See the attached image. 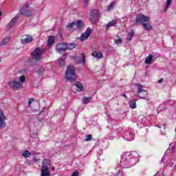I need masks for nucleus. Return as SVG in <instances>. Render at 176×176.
Masks as SVG:
<instances>
[{
    "instance_id": "nucleus-2",
    "label": "nucleus",
    "mask_w": 176,
    "mask_h": 176,
    "mask_svg": "<svg viewBox=\"0 0 176 176\" xmlns=\"http://www.w3.org/2000/svg\"><path fill=\"white\" fill-rule=\"evenodd\" d=\"M134 160V158L130 157V155L125 154L123 155L120 160V166L123 167V168H130V167H133L135 162H133Z\"/></svg>"
},
{
    "instance_id": "nucleus-4",
    "label": "nucleus",
    "mask_w": 176,
    "mask_h": 176,
    "mask_svg": "<svg viewBox=\"0 0 176 176\" xmlns=\"http://www.w3.org/2000/svg\"><path fill=\"white\" fill-rule=\"evenodd\" d=\"M137 86V93L135 96L138 97V98L145 100V98H148V91L144 89V86L141 84H136Z\"/></svg>"
},
{
    "instance_id": "nucleus-21",
    "label": "nucleus",
    "mask_w": 176,
    "mask_h": 176,
    "mask_svg": "<svg viewBox=\"0 0 176 176\" xmlns=\"http://www.w3.org/2000/svg\"><path fill=\"white\" fill-rule=\"evenodd\" d=\"M74 25H76L78 30H80V28L83 27V22H82V20H78L77 21H74Z\"/></svg>"
},
{
    "instance_id": "nucleus-46",
    "label": "nucleus",
    "mask_w": 176,
    "mask_h": 176,
    "mask_svg": "<svg viewBox=\"0 0 176 176\" xmlns=\"http://www.w3.org/2000/svg\"><path fill=\"white\" fill-rule=\"evenodd\" d=\"M2 16V12L0 11V17Z\"/></svg>"
},
{
    "instance_id": "nucleus-40",
    "label": "nucleus",
    "mask_w": 176,
    "mask_h": 176,
    "mask_svg": "<svg viewBox=\"0 0 176 176\" xmlns=\"http://www.w3.org/2000/svg\"><path fill=\"white\" fill-rule=\"evenodd\" d=\"M169 148H170V149H172L173 151H174V143H171L169 145Z\"/></svg>"
},
{
    "instance_id": "nucleus-33",
    "label": "nucleus",
    "mask_w": 176,
    "mask_h": 176,
    "mask_svg": "<svg viewBox=\"0 0 176 176\" xmlns=\"http://www.w3.org/2000/svg\"><path fill=\"white\" fill-rule=\"evenodd\" d=\"M93 137L91 136V135H87L86 136H85V141H86V142H87V141H91V138H92Z\"/></svg>"
},
{
    "instance_id": "nucleus-15",
    "label": "nucleus",
    "mask_w": 176,
    "mask_h": 176,
    "mask_svg": "<svg viewBox=\"0 0 176 176\" xmlns=\"http://www.w3.org/2000/svg\"><path fill=\"white\" fill-rule=\"evenodd\" d=\"M142 27L143 28H144V30L146 31H151L152 30V25L151 24V23L148 22H146L144 23H142Z\"/></svg>"
},
{
    "instance_id": "nucleus-32",
    "label": "nucleus",
    "mask_w": 176,
    "mask_h": 176,
    "mask_svg": "<svg viewBox=\"0 0 176 176\" xmlns=\"http://www.w3.org/2000/svg\"><path fill=\"white\" fill-rule=\"evenodd\" d=\"M22 156H23V157H30L31 153H30L28 151H25L22 153Z\"/></svg>"
},
{
    "instance_id": "nucleus-41",
    "label": "nucleus",
    "mask_w": 176,
    "mask_h": 176,
    "mask_svg": "<svg viewBox=\"0 0 176 176\" xmlns=\"http://www.w3.org/2000/svg\"><path fill=\"white\" fill-rule=\"evenodd\" d=\"M84 6L85 8H87V6H89L87 1H85Z\"/></svg>"
},
{
    "instance_id": "nucleus-23",
    "label": "nucleus",
    "mask_w": 176,
    "mask_h": 176,
    "mask_svg": "<svg viewBox=\"0 0 176 176\" xmlns=\"http://www.w3.org/2000/svg\"><path fill=\"white\" fill-rule=\"evenodd\" d=\"M9 41H10V37L3 38L0 43V46H5V45H8V43H9Z\"/></svg>"
},
{
    "instance_id": "nucleus-11",
    "label": "nucleus",
    "mask_w": 176,
    "mask_h": 176,
    "mask_svg": "<svg viewBox=\"0 0 176 176\" xmlns=\"http://www.w3.org/2000/svg\"><path fill=\"white\" fill-rule=\"evenodd\" d=\"M6 120V116L3 114V111L0 109V129H3L6 127V123L5 120Z\"/></svg>"
},
{
    "instance_id": "nucleus-3",
    "label": "nucleus",
    "mask_w": 176,
    "mask_h": 176,
    "mask_svg": "<svg viewBox=\"0 0 176 176\" xmlns=\"http://www.w3.org/2000/svg\"><path fill=\"white\" fill-rule=\"evenodd\" d=\"M51 162L49 160H44L42 162L41 167V176H50V171H49V168H50Z\"/></svg>"
},
{
    "instance_id": "nucleus-22",
    "label": "nucleus",
    "mask_w": 176,
    "mask_h": 176,
    "mask_svg": "<svg viewBox=\"0 0 176 176\" xmlns=\"http://www.w3.org/2000/svg\"><path fill=\"white\" fill-rule=\"evenodd\" d=\"M153 60V56L152 54H149L145 59L144 63L145 64H151L152 60Z\"/></svg>"
},
{
    "instance_id": "nucleus-20",
    "label": "nucleus",
    "mask_w": 176,
    "mask_h": 176,
    "mask_svg": "<svg viewBox=\"0 0 176 176\" xmlns=\"http://www.w3.org/2000/svg\"><path fill=\"white\" fill-rule=\"evenodd\" d=\"M93 57H95V58H102V53L96 51L94 53H92Z\"/></svg>"
},
{
    "instance_id": "nucleus-14",
    "label": "nucleus",
    "mask_w": 176,
    "mask_h": 176,
    "mask_svg": "<svg viewBox=\"0 0 176 176\" xmlns=\"http://www.w3.org/2000/svg\"><path fill=\"white\" fill-rule=\"evenodd\" d=\"M123 138L126 141H133V140H134L133 134L130 133L129 132H125L124 133Z\"/></svg>"
},
{
    "instance_id": "nucleus-31",
    "label": "nucleus",
    "mask_w": 176,
    "mask_h": 176,
    "mask_svg": "<svg viewBox=\"0 0 176 176\" xmlns=\"http://www.w3.org/2000/svg\"><path fill=\"white\" fill-rule=\"evenodd\" d=\"M173 0H167L166 1V8L165 10H164V13H166L167 12V10L168 9V8L170 7V5H171V2Z\"/></svg>"
},
{
    "instance_id": "nucleus-35",
    "label": "nucleus",
    "mask_w": 176,
    "mask_h": 176,
    "mask_svg": "<svg viewBox=\"0 0 176 176\" xmlns=\"http://www.w3.org/2000/svg\"><path fill=\"white\" fill-rule=\"evenodd\" d=\"M19 79H20V83H24V82H25V76H21L19 77Z\"/></svg>"
},
{
    "instance_id": "nucleus-45",
    "label": "nucleus",
    "mask_w": 176,
    "mask_h": 176,
    "mask_svg": "<svg viewBox=\"0 0 176 176\" xmlns=\"http://www.w3.org/2000/svg\"><path fill=\"white\" fill-rule=\"evenodd\" d=\"M127 40L128 41H131V38H127Z\"/></svg>"
},
{
    "instance_id": "nucleus-44",
    "label": "nucleus",
    "mask_w": 176,
    "mask_h": 176,
    "mask_svg": "<svg viewBox=\"0 0 176 176\" xmlns=\"http://www.w3.org/2000/svg\"><path fill=\"white\" fill-rule=\"evenodd\" d=\"M54 170H56V168H54V166H52V170L54 171Z\"/></svg>"
},
{
    "instance_id": "nucleus-6",
    "label": "nucleus",
    "mask_w": 176,
    "mask_h": 176,
    "mask_svg": "<svg viewBox=\"0 0 176 176\" xmlns=\"http://www.w3.org/2000/svg\"><path fill=\"white\" fill-rule=\"evenodd\" d=\"M20 13L22 16L31 17L32 16V8H30V4L25 3L21 8Z\"/></svg>"
},
{
    "instance_id": "nucleus-43",
    "label": "nucleus",
    "mask_w": 176,
    "mask_h": 176,
    "mask_svg": "<svg viewBox=\"0 0 176 176\" xmlns=\"http://www.w3.org/2000/svg\"><path fill=\"white\" fill-rule=\"evenodd\" d=\"M122 97H124V98H127V96H126V94H122Z\"/></svg>"
},
{
    "instance_id": "nucleus-37",
    "label": "nucleus",
    "mask_w": 176,
    "mask_h": 176,
    "mask_svg": "<svg viewBox=\"0 0 176 176\" xmlns=\"http://www.w3.org/2000/svg\"><path fill=\"white\" fill-rule=\"evenodd\" d=\"M134 35V32H129L128 34V36H129L130 38H131V36H133Z\"/></svg>"
},
{
    "instance_id": "nucleus-16",
    "label": "nucleus",
    "mask_w": 176,
    "mask_h": 176,
    "mask_svg": "<svg viewBox=\"0 0 176 176\" xmlns=\"http://www.w3.org/2000/svg\"><path fill=\"white\" fill-rule=\"evenodd\" d=\"M32 41H34V39L32 38V36H28L25 38L22 39L21 42V43H23V45H25L26 43H31Z\"/></svg>"
},
{
    "instance_id": "nucleus-42",
    "label": "nucleus",
    "mask_w": 176,
    "mask_h": 176,
    "mask_svg": "<svg viewBox=\"0 0 176 176\" xmlns=\"http://www.w3.org/2000/svg\"><path fill=\"white\" fill-rule=\"evenodd\" d=\"M164 79L161 78L160 80H158V83H162V82H164Z\"/></svg>"
},
{
    "instance_id": "nucleus-24",
    "label": "nucleus",
    "mask_w": 176,
    "mask_h": 176,
    "mask_svg": "<svg viewBox=\"0 0 176 176\" xmlns=\"http://www.w3.org/2000/svg\"><path fill=\"white\" fill-rule=\"evenodd\" d=\"M74 86L76 87L77 91H82L83 90V85L80 82H76Z\"/></svg>"
},
{
    "instance_id": "nucleus-28",
    "label": "nucleus",
    "mask_w": 176,
    "mask_h": 176,
    "mask_svg": "<svg viewBox=\"0 0 176 176\" xmlns=\"http://www.w3.org/2000/svg\"><path fill=\"white\" fill-rule=\"evenodd\" d=\"M91 101V97H84L82 99L83 104H89Z\"/></svg>"
},
{
    "instance_id": "nucleus-25",
    "label": "nucleus",
    "mask_w": 176,
    "mask_h": 176,
    "mask_svg": "<svg viewBox=\"0 0 176 176\" xmlns=\"http://www.w3.org/2000/svg\"><path fill=\"white\" fill-rule=\"evenodd\" d=\"M116 38H117V39L114 40V43L116 45H120V43H122V42H123V40L119 36H116Z\"/></svg>"
},
{
    "instance_id": "nucleus-8",
    "label": "nucleus",
    "mask_w": 176,
    "mask_h": 176,
    "mask_svg": "<svg viewBox=\"0 0 176 176\" xmlns=\"http://www.w3.org/2000/svg\"><path fill=\"white\" fill-rule=\"evenodd\" d=\"M100 17V12L98 10H92L90 14V20L93 24H96Z\"/></svg>"
},
{
    "instance_id": "nucleus-9",
    "label": "nucleus",
    "mask_w": 176,
    "mask_h": 176,
    "mask_svg": "<svg viewBox=\"0 0 176 176\" xmlns=\"http://www.w3.org/2000/svg\"><path fill=\"white\" fill-rule=\"evenodd\" d=\"M149 16L140 14L136 16L135 21L136 23H140L142 25V23H149Z\"/></svg>"
},
{
    "instance_id": "nucleus-26",
    "label": "nucleus",
    "mask_w": 176,
    "mask_h": 176,
    "mask_svg": "<svg viewBox=\"0 0 176 176\" xmlns=\"http://www.w3.org/2000/svg\"><path fill=\"white\" fill-rule=\"evenodd\" d=\"M66 58H67L65 57V55H63V58H60L59 59V65H60V67H63L64 63H65Z\"/></svg>"
},
{
    "instance_id": "nucleus-34",
    "label": "nucleus",
    "mask_w": 176,
    "mask_h": 176,
    "mask_svg": "<svg viewBox=\"0 0 176 176\" xmlns=\"http://www.w3.org/2000/svg\"><path fill=\"white\" fill-rule=\"evenodd\" d=\"M37 72L38 74H43V72H45V68L43 67H41Z\"/></svg>"
},
{
    "instance_id": "nucleus-10",
    "label": "nucleus",
    "mask_w": 176,
    "mask_h": 176,
    "mask_svg": "<svg viewBox=\"0 0 176 176\" xmlns=\"http://www.w3.org/2000/svg\"><path fill=\"white\" fill-rule=\"evenodd\" d=\"M92 32H93V30H91L90 28H87L86 31L81 34L80 37V41H82V42H84V41H87L89 36L91 35Z\"/></svg>"
},
{
    "instance_id": "nucleus-39",
    "label": "nucleus",
    "mask_w": 176,
    "mask_h": 176,
    "mask_svg": "<svg viewBox=\"0 0 176 176\" xmlns=\"http://www.w3.org/2000/svg\"><path fill=\"white\" fill-rule=\"evenodd\" d=\"M82 63H86V58L85 57V54L82 56Z\"/></svg>"
},
{
    "instance_id": "nucleus-29",
    "label": "nucleus",
    "mask_w": 176,
    "mask_h": 176,
    "mask_svg": "<svg viewBox=\"0 0 176 176\" xmlns=\"http://www.w3.org/2000/svg\"><path fill=\"white\" fill-rule=\"evenodd\" d=\"M129 105L132 109L137 108V105L135 104V100H132L131 101H130Z\"/></svg>"
},
{
    "instance_id": "nucleus-27",
    "label": "nucleus",
    "mask_w": 176,
    "mask_h": 176,
    "mask_svg": "<svg viewBox=\"0 0 176 176\" xmlns=\"http://www.w3.org/2000/svg\"><path fill=\"white\" fill-rule=\"evenodd\" d=\"M113 6H115V1H113L107 6V12H111V10H113Z\"/></svg>"
},
{
    "instance_id": "nucleus-17",
    "label": "nucleus",
    "mask_w": 176,
    "mask_h": 176,
    "mask_svg": "<svg viewBox=\"0 0 176 176\" xmlns=\"http://www.w3.org/2000/svg\"><path fill=\"white\" fill-rule=\"evenodd\" d=\"M53 43H54V36H50L48 37V41H47L48 47H52L53 46Z\"/></svg>"
},
{
    "instance_id": "nucleus-12",
    "label": "nucleus",
    "mask_w": 176,
    "mask_h": 176,
    "mask_svg": "<svg viewBox=\"0 0 176 176\" xmlns=\"http://www.w3.org/2000/svg\"><path fill=\"white\" fill-rule=\"evenodd\" d=\"M17 20H19V16H16L11 20V21L7 25L6 29L8 31H10V30H12L17 23Z\"/></svg>"
},
{
    "instance_id": "nucleus-5",
    "label": "nucleus",
    "mask_w": 176,
    "mask_h": 176,
    "mask_svg": "<svg viewBox=\"0 0 176 176\" xmlns=\"http://www.w3.org/2000/svg\"><path fill=\"white\" fill-rule=\"evenodd\" d=\"M42 54H43V50L41 47H36L32 52V58L34 60L36 63H38V61L42 60Z\"/></svg>"
},
{
    "instance_id": "nucleus-36",
    "label": "nucleus",
    "mask_w": 176,
    "mask_h": 176,
    "mask_svg": "<svg viewBox=\"0 0 176 176\" xmlns=\"http://www.w3.org/2000/svg\"><path fill=\"white\" fill-rule=\"evenodd\" d=\"M32 102H34V98H31L30 100H28V106L30 107Z\"/></svg>"
},
{
    "instance_id": "nucleus-18",
    "label": "nucleus",
    "mask_w": 176,
    "mask_h": 176,
    "mask_svg": "<svg viewBox=\"0 0 176 176\" xmlns=\"http://www.w3.org/2000/svg\"><path fill=\"white\" fill-rule=\"evenodd\" d=\"M75 47H76V44L74 43H66V50H72V49H75Z\"/></svg>"
},
{
    "instance_id": "nucleus-13",
    "label": "nucleus",
    "mask_w": 176,
    "mask_h": 176,
    "mask_svg": "<svg viewBox=\"0 0 176 176\" xmlns=\"http://www.w3.org/2000/svg\"><path fill=\"white\" fill-rule=\"evenodd\" d=\"M67 50V44L65 43H60L56 46V52L58 53H63Z\"/></svg>"
},
{
    "instance_id": "nucleus-38",
    "label": "nucleus",
    "mask_w": 176,
    "mask_h": 176,
    "mask_svg": "<svg viewBox=\"0 0 176 176\" xmlns=\"http://www.w3.org/2000/svg\"><path fill=\"white\" fill-rule=\"evenodd\" d=\"M72 176H79V172L75 171L74 173L72 174Z\"/></svg>"
},
{
    "instance_id": "nucleus-19",
    "label": "nucleus",
    "mask_w": 176,
    "mask_h": 176,
    "mask_svg": "<svg viewBox=\"0 0 176 176\" xmlns=\"http://www.w3.org/2000/svg\"><path fill=\"white\" fill-rule=\"evenodd\" d=\"M117 22L116 21H112L109 22L107 25H106V29L108 31V30H109V28H111V27H115V25H116Z\"/></svg>"
},
{
    "instance_id": "nucleus-30",
    "label": "nucleus",
    "mask_w": 176,
    "mask_h": 176,
    "mask_svg": "<svg viewBox=\"0 0 176 176\" xmlns=\"http://www.w3.org/2000/svg\"><path fill=\"white\" fill-rule=\"evenodd\" d=\"M74 27H75V23L74 22H72L71 23H68L67 25V28H68L69 31H72L74 29Z\"/></svg>"
},
{
    "instance_id": "nucleus-1",
    "label": "nucleus",
    "mask_w": 176,
    "mask_h": 176,
    "mask_svg": "<svg viewBox=\"0 0 176 176\" xmlns=\"http://www.w3.org/2000/svg\"><path fill=\"white\" fill-rule=\"evenodd\" d=\"M65 78L69 82H75V80H76V69L74 65H69L67 67Z\"/></svg>"
},
{
    "instance_id": "nucleus-7",
    "label": "nucleus",
    "mask_w": 176,
    "mask_h": 176,
    "mask_svg": "<svg viewBox=\"0 0 176 176\" xmlns=\"http://www.w3.org/2000/svg\"><path fill=\"white\" fill-rule=\"evenodd\" d=\"M8 85L12 90H20V89H23V87H24L23 83L16 80L9 81Z\"/></svg>"
}]
</instances>
